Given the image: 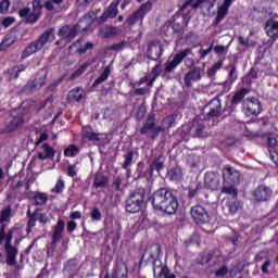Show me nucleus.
Wrapping results in <instances>:
<instances>
[{"instance_id":"nucleus-20","label":"nucleus","mask_w":278,"mask_h":278,"mask_svg":"<svg viewBox=\"0 0 278 278\" xmlns=\"http://www.w3.org/2000/svg\"><path fill=\"white\" fill-rule=\"evenodd\" d=\"M118 16V1L114 0L108 10L100 16L99 23H105L108 18H116Z\"/></svg>"},{"instance_id":"nucleus-25","label":"nucleus","mask_w":278,"mask_h":278,"mask_svg":"<svg viewBox=\"0 0 278 278\" xmlns=\"http://www.w3.org/2000/svg\"><path fill=\"white\" fill-rule=\"evenodd\" d=\"M204 182L206 188L210 190H216L220 184V180L218 178V175L215 173H206L204 176Z\"/></svg>"},{"instance_id":"nucleus-53","label":"nucleus","mask_w":278,"mask_h":278,"mask_svg":"<svg viewBox=\"0 0 278 278\" xmlns=\"http://www.w3.org/2000/svg\"><path fill=\"white\" fill-rule=\"evenodd\" d=\"M67 176L77 177V164L67 166Z\"/></svg>"},{"instance_id":"nucleus-6","label":"nucleus","mask_w":278,"mask_h":278,"mask_svg":"<svg viewBox=\"0 0 278 278\" xmlns=\"http://www.w3.org/2000/svg\"><path fill=\"white\" fill-rule=\"evenodd\" d=\"M26 215L28 217V223H27L28 233L29 231H31V228L36 227V222L40 223V225H48V223H51L49 215H47V213H43L40 210H35L34 213H31V210L28 208Z\"/></svg>"},{"instance_id":"nucleus-2","label":"nucleus","mask_w":278,"mask_h":278,"mask_svg":"<svg viewBox=\"0 0 278 278\" xmlns=\"http://www.w3.org/2000/svg\"><path fill=\"white\" fill-rule=\"evenodd\" d=\"M53 40H55V29L49 28L45 30L37 40L33 41L24 49L22 53L23 60H27L29 55H34V53H37V51H42L45 45L48 42H53Z\"/></svg>"},{"instance_id":"nucleus-61","label":"nucleus","mask_w":278,"mask_h":278,"mask_svg":"<svg viewBox=\"0 0 278 278\" xmlns=\"http://www.w3.org/2000/svg\"><path fill=\"white\" fill-rule=\"evenodd\" d=\"M77 229V223L71 220L67 223V231L73 232Z\"/></svg>"},{"instance_id":"nucleus-41","label":"nucleus","mask_w":278,"mask_h":278,"mask_svg":"<svg viewBox=\"0 0 278 278\" xmlns=\"http://www.w3.org/2000/svg\"><path fill=\"white\" fill-rule=\"evenodd\" d=\"M124 163L122 165L123 168H125V170H127V168L129 166H131L134 164V152H127L125 155H124Z\"/></svg>"},{"instance_id":"nucleus-17","label":"nucleus","mask_w":278,"mask_h":278,"mask_svg":"<svg viewBox=\"0 0 278 278\" xmlns=\"http://www.w3.org/2000/svg\"><path fill=\"white\" fill-rule=\"evenodd\" d=\"M224 181H229L230 184H239L240 172L229 165L224 167L223 170Z\"/></svg>"},{"instance_id":"nucleus-38","label":"nucleus","mask_w":278,"mask_h":278,"mask_svg":"<svg viewBox=\"0 0 278 278\" xmlns=\"http://www.w3.org/2000/svg\"><path fill=\"white\" fill-rule=\"evenodd\" d=\"M205 1L207 0H189L182 4L180 10L184 12V10L188 8H199V5H201V3H205Z\"/></svg>"},{"instance_id":"nucleus-34","label":"nucleus","mask_w":278,"mask_h":278,"mask_svg":"<svg viewBox=\"0 0 278 278\" xmlns=\"http://www.w3.org/2000/svg\"><path fill=\"white\" fill-rule=\"evenodd\" d=\"M34 201L35 205H46L47 201H49V195L42 192H35Z\"/></svg>"},{"instance_id":"nucleus-47","label":"nucleus","mask_w":278,"mask_h":278,"mask_svg":"<svg viewBox=\"0 0 278 278\" xmlns=\"http://www.w3.org/2000/svg\"><path fill=\"white\" fill-rule=\"evenodd\" d=\"M48 0H34L33 1V9H35L37 12H40L42 8H45V3H47Z\"/></svg>"},{"instance_id":"nucleus-15","label":"nucleus","mask_w":278,"mask_h":278,"mask_svg":"<svg viewBox=\"0 0 278 278\" xmlns=\"http://www.w3.org/2000/svg\"><path fill=\"white\" fill-rule=\"evenodd\" d=\"M20 18L25 21V23H28L29 25H34V23H38V20L40 18L41 12H38L37 10L24 8L18 11Z\"/></svg>"},{"instance_id":"nucleus-44","label":"nucleus","mask_w":278,"mask_h":278,"mask_svg":"<svg viewBox=\"0 0 278 278\" xmlns=\"http://www.w3.org/2000/svg\"><path fill=\"white\" fill-rule=\"evenodd\" d=\"M175 125V116L169 115L163 119V128L164 129H170Z\"/></svg>"},{"instance_id":"nucleus-19","label":"nucleus","mask_w":278,"mask_h":278,"mask_svg":"<svg viewBox=\"0 0 278 278\" xmlns=\"http://www.w3.org/2000/svg\"><path fill=\"white\" fill-rule=\"evenodd\" d=\"M265 31L269 38H278V15L275 14L266 22Z\"/></svg>"},{"instance_id":"nucleus-62","label":"nucleus","mask_w":278,"mask_h":278,"mask_svg":"<svg viewBox=\"0 0 278 278\" xmlns=\"http://www.w3.org/2000/svg\"><path fill=\"white\" fill-rule=\"evenodd\" d=\"M152 167H153L155 170L160 172V170H162V168H164V163H163V162H160V161H156V162H154V163L152 164Z\"/></svg>"},{"instance_id":"nucleus-9","label":"nucleus","mask_w":278,"mask_h":278,"mask_svg":"<svg viewBox=\"0 0 278 278\" xmlns=\"http://www.w3.org/2000/svg\"><path fill=\"white\" fill-rule=\"evenodd\" d=\"M153 4H151V1L146 2L142 4L139 10L135 13H132L128 18H127V24L128 25H136V23H142L144 20V16L151 12V8Z\"/></svg>"},{"instance_id":"nucleus-39","label":"nucleus","mask_w":278,"mask_h":278,"mask_svg":"<svg viewBox=\"0 0 278 278\" xmlns=\"http://www.w3.org/2000/svg\"><path fill=\"white\" fill-rule=\"evenodd\" d=\"M223 194H229L232 199L238 197V189L233 188V186H226L224 185L222 188Z\"/></svg>"},{"instance_id":"nucleus-21","label":"nucleus","mask_w":278,"mask_h":278,"mask_svg":"<svg viewBox=\"0 0 278 278\" xmlns=\"http://www.w3.org/2000/svg\"><path fill=\"white\" fill-rule=\"evenodd\" d=\"M97 21V14L94 11H89L79 22L78 27L79 29H83V31H86L87 29H90L92 26V23Z\"/></svg>"},{"instance_id":"nucleus-22","label":"nucleus","mask_w":278,"mask_h":278,"mask_svg":"<svg viewBox=\"0 0 278 278\" xmlns=\"http://www.w3.org/2000/svg\"><path fill=\"white\" fill-rule=\"evenodd\" d=\"M201 79V67H194L193 70H190L184 78L185 86L187 88H190L192 86L193 81H200Z\"/></svg>"},{"instance_id":"nucleus-10","label":"nucleus","mask_w":278,"mask_h":278,"mask_svg":"<svg viewBox=\"0 0 278 278\" xmlns=\"http://www.w3.org/2000/svg\"><path fill=\"white\" fill-rule=\"evenodd\" d=\"M4 249L7 252V264H9V266L16 265V256L18 255V250L12 247V231H9V233L7 235Z\"/></svg>"},{"instance_id":"nucleus-33","label":"nucleus","mask_w":278,"mask_h":278,"mask_svg":"<svg viewBox=\"0 0 278 278\" xmlns=\"http://www.w3.org/2000/svg\"><path fill=\"white\" fill-rule=\"evenodd\" d=\"M160 252V244H153L146 251V255H149L150 260H157Z\"/></svg>"},{"instance_id":"nucleus-31","label":"nucleus","mask_w":278,"mask_h":278,"mask_svg":"<svg viewBox=\"0 0 278 278\" xmlns=\"http://www.w3.org/2000/svg\"><path fill=\"white\" fill-rule=\"evenodd\" d=\"M110 73H112V71L110 70V66H106L103 71V73L101 74L100 77H98L92 87L97 88V86H101V84H103V81H108V77H110Z\"/></svg>"},{"instance_id":"nucleus-60","label":"nucleus","mask_w":278,"mask_h":278,"mask_svg":"<svg viewBox=\"0 0 278 278\" xmlns=\"http://www.w3.org/2000/svg\"><path fill=\"white\" fill-rule=\"evenodd\" d=\"M125 47L124 42L121 43H115L113 46H111V51H123V48Z\"/></svg>"},{"instance_id":"nucleus-28","label":"nucleus","mask_w":278,"mask_h":278,"mask_svg":"<svg viewBox=\"0 0 278 278\" xmlns=\"http://www.w3.org/2000/svg\"><path fill=\"white\" fill-rule=\"evenodd\" d=\"M62 3H64V0H48L45 3V8L48 12H58L62 8Z\"/></svg>"},{"instance_id":"nucleus-35","label":"nucleus","mask_w":278,"mask_h":278,"mask_svg":"<svg viewBox=\"0 0 278 278\" xmlns=\"http://www.w3.org/2000/svg\"><path fill=\"white\" fill-rule=\"evenodd\" d=\"M117 34H121V29L114 26L106 27L104 33L103 30L100 31L102 38H112V36H117Z\"/></svg>"},{"instance_id":"nucleus-4","label":"nucleus","mask_w":278,"mask_h":278,"mask_svg":"<svg viewBox=\"0 0 278 278\" xmlns=\"http://www.w3.org/2000/svg\"><path fill=\"white\" fill-rule=\"evenodd\" d=\"M144 203V190L138 189L137 191L130 193L126 200V212L129 214H138L142 210V204Z\"/></svg>"},{"instance_id":"nucleus-24","label":"nucleus","mask_w":278,"mask_h":278,"mask_svg":"<svg viewBox=\"0 0 278 278\" xmlns=\"http://www.w3.org/2000/svg\"><path fill=\"white\" fill-rule=\"evenodd\" d=\"M270 194H273V191H270V188L266 186H260L253 192V197L256 201H268V199H270Z\"/></svg>"},{"instance_id":"nucleus-12","label":"nucleus","mask_w":278,"mask_h":278,"mask_svg":"<svg viewBox=\"0 0 278 278\" xmlns=\"http://www.w3.org/2000/svg\"><path fill=\"white\" fill-rule=\"evenodd\" d=\"M243 112L248 116H257L262 113V103L255 98L247 99L243 102Z\"/></svg>"},{"instance_id":"nucleus-30","label":"nucleus","mask_w":278,"mask_h":278,"mask_svg":"<svg viewBox=\"0 0 278 278\" xmlns=\"http://www.w3.org/2000/svg\"><path fill=\"white\" fill-rule=\"evenodd\" d=\"M248 93H249V89L247 88H243L237 91L233 98L231 99V105H238V103H240Z\"/></svg>"},{"instance_id":"nucleus-11","label":"nucleus","mask_w":278,"mask_h":278,"mask_svg":"<svg viewBox=\"0 0 278 278\" xmlns=\"http://www.w3.org/2000/svg\"><path fill=\"white\" fill-rule=\"evenodd\" d=\"M223 112V104L220 103V99L214 98L206 105H204L203 114H206L208 118H214L216 116H220Z\"/></svg>"},{"instance_id":"nucleus-37","label":"nucleus","mask_w":278,"mask_h":278,"mask_svg":"<svg viewBox=\"0 0 278 278\" xmlns=\"http://www.w3.org/2000/svg\"><path fill=\"white\" fill-rule=\"evenodd\" d=\"M68 97L70 99H75V101H79L84 98V90H81V88L79 87H76L70 91Z\"/></svg>"},{"instance_id":"nucleus-36","label":"nucleus","mask_w":278,"mask_h":278,"mask_svg":"<svg viewBox=\"0 0 278 278\" xmlns=\"http://www.w3.org/2000/svg\"><path fill=\"white\" fill-rule=\"evenodd\" d=\"M10 218H12V208L8 206L0 212V223H10Z\"/></svg>"},{"instance_id":"nucleus-40","label":"nucleus","mask_w":278,"mask_h":278,"mask_svg":"<svg viewBox=\"0 0 278 278\" xmlns=\"http://www.w3.org/2000/svg\"><path fill=\"white\" fill-rule=\"evenodd\" d=\"M83 136L88 138V140H99V135L92 131V128L89 127L84 128Z\"/></svg>"},{"instance_id":"nucleus-48","label":"nucleus","mask_w":278,"mask_h":278,"mask_svg":"<svg viewBox=\"0 0 278 278\" xmlns=\"http://www.w3.org/2000/svg\"><path fill=\"white\" fill-rule=\"evenodd\" d=\"M228 68H230V72L228 74V79H230V81H235L236 79H238V73L236 72V65L230 64L228 66Z\"/></svg>"},{"instance_id":"nucleus-45","label":"nucleus","mask_w":278,"mask_h":278,"mask_svg":"<svg viewBox=\"0 0 278 278\" xmlns=\"http://www.w3.org/2000/svg\"><path fill=\"white\" fill-rule=\"evenodd\" d=\"M77 153H79V149H77V147H75V146H70L64 151V155H66V157H75V155H77Z\"/></svg>"},{"instance_id":"nucleus-16","label":"nucleus","mask_w":278,"mask_h":278,"mask_svg":"<svg viewBox=\"0 0 278 278\" xmlns=\"http://www.w3.org/2000/svg\"><path fill=\"white\" fill-rule=\"evenodd\" d=\"M163 53H164V47L160 41H155L150 43L147 52V58L149 60L157 61L160 58H162Z\"/></svg>"},{"instance_id":"nucleus-59","label":"nucleus","mask_w":278,"mask_h":278,"mask_svg":"<svg viewBox=\"0 0 278 278\" xmlns=\"http://www.w3.org/2000/svg\"><path fill=\"white\" fill-rule=\"evenodd\" d=\"M273 264V262H270V261H266L263 265H262V267H261V270H262V273H264L265 275H268V268L270 267V265Z\"/></svg>"},{"instance_id":"nucleus-1","label":"nucleus","mask_w":278,"mask_h":278,"mask_svg":"<svg viewBox=\"0 0 278 278\" xmlns=\"http://www.w3.org/2000/svg\"><path fill=\"white\" fill-rule=\"evenodd\" d=\"M152 205L154 210L159 212H164L172 216L173 214H177V210L179 208V201L177 197L173 194V192L167 189H159L152 195Z\"/></svg>"},{"instance_id":"nucleus-23","label":"nucleus","mask_w":278,"mask_h":278,"mask_svg":"<svg viewBox=\"0 0 278 278\" xmlns=\"http://www.w3.org/2000/svg\"><path fill=\"white\" fill-rule=\"evenodd\" d=\"M65 227L66 223H64V219H59L56 225L53 227L52 244H58V242L62 240V235L64 233Z\"/></svg>"},{"instance_id":"nucleus-64","label":"nucleus","mask_w":278,"mask_h":278,"mask_svg":"<svg viewBox=\"0 0 278 278\" xmlns=\"http://www.w3.org/2000/svg\"><path fill=\"white\" fill-rule=\"evenodd\" d=\"M8 47H10V42L8 40H3L0 43V51H5V49H8Z\"/></svg>"},{"instance_id":"nucleus-29","label":"nucleus","mask_w":278,"mask_h":278,"mask_svg":"<svg viewBox=\"0 0 278 278\" xmlns=\"http://www.w3.org/2000/svg\"><path fill=\"white\" fill-rule=\"evenodd\" d=\"M169 179L172 181H181L184 179V169L179 166L172 168L169 170Z\"/></svg>"},{"instance_id":"nucleus-42","label":"nucleus","mask_w":278,"mask_h":278,"mask_svg":"<svg viewBox=\"0 0 278 278\" xmlns=\"http://www.w3.org/2000/svg\"><path fill=\"white\" fill-rule=\"evenodd\" d=\"M155 127V121L153 118H148L147 123L143 125V127L141 128V134H148L149 131H151V129H154Z\"/></svg>"},{"instance_id":"nucleus-52","label":"nucleus","mask_w":278,"mask_h":278,"mask_svg":"<svg viewBox=\"0 0 278 278\" xmlns=\"http://www.w3.org/2000/svg\"><path fill=\"white\" fill-rule=\"evenodd\" d=\"M10 10V0H2L0 2V14H5Z\"/></svg>"},{"instance_id":"nucleus-51","label":"nucleus","mask_w":278,"mask_h":278,"mask_svg":"<svg viewBox=\"0 0 278 278\" xmlns=\"http://www.w3.org/2000/svg\"><path fill=\"white\" fill-rule=\"evenodd\" d=\"M86 68H88V64H83L76 72L73 73L71 79H76V77L83 75Z\"/></svg>"},{"instance_id":"nucleus-54","label":"nucleus","mask_w":278,"mask_h":278,"mask_svg":"<svg viewBox=\"0 0 278 278\" xmlns=\"http://www.w3.org/2000/svg\"><path fill=\"white\" fill-rule=\"evenodd\" d=\"M149 92H151V90L147 87L143 88H138L134 91V93L136 94V97H142L144 94H149Z\"/></svg>"},{"instance_id":"nucleus-7","label":"nucleus","mask_w":278,"mask_h":278,"mask_svg":"<svg viewBox=\"0 0 278 278\" xmlns=\"http://www.w3.org/2000/svg\"><path fill=\"white\" fill-rule=\"evenodd\" d=\"M79 29L81 28H79L78 25L62 26L58 31V36L61 39L56 41V45H60L61 42H64V45H68L77 36V33L79 31Z\"/></svg>"},{"instance_id":"nucleus-5","label":"nucleus","mask_w":278,"mask_h":278,"mask_svg":"<svg viewBox=\"0 0 278 278\" xmlns=\"http://www.w3.org/2000/svg\"><path fill=\"white\" fill-rule=\"evenodd\" d=\"M11 116L12 119L5 127V131L8 134H11V131H16V129H21V127L25 125V122L28 121L27 110L23 108L13 110L11 112Z\"/></svg>"},{"instance_id":"nucleus-63","label":"nucleus","mask_w":278,"mask_h":278,"mask_svg":"<svg viewBox=\"0 0 278 278\" xmlns=\"http://www.w3.org/2000/svg\"><path fill=\"white\" fill-rule=\"evenodd\" d=\"M49 138V135H47V134H41L40 136H39V139L36 141V144H40L41 142H45V140H47Z\"/></svg>"},{"instance_id":"nucleus-46","label":"nucleus","mask_w":278,"mask_h":278,"mask_svg":"<svg viewBox=\"0 0 278 278\" xmlns=\"http://www.w3.org/2000/svg\"><path fill=\"white\" fill-rule=\"evenodd\" d=\"M93 47L94 45H92V42H86L85 46H80L77 51L79 55H84L85 53H87V51L92 50Z\"/></svg>"},{"instance_id":"nucleus-26","label":"nucleus","mask_w":278,"mask_h":278,"mask_svg":"<svg viewBox=\"0 0 278 278\" xmlns=\"http://www.w3.org/2000/svg\"><path fill=\"white\" fill-rule=\"evenodd\" d=\"M233 0H225L224 3L217 10L216 23L225 20V16L229 13V8H231Z\"/></svg>"},{"instance_id":"nucleus-50","label":"nucleus","mask_w":278,"mask_h":278,"mask_svg":"<svg viewBox=\"0 0 278 278\" xmlns=\"http://www.w3.org/2000/svg\"><path fill=\"white\" fill-rule=\"evenodd\" d=\"M223 68V61L216 62L210 70L208 75H216V71H220Z\"/></svg>"},{"instance_id":"nucleus-56","label":"nucleus","mask_w":278,"mask_h":278,"mask_svg":"<svg viewBox=\"0 0 278 278\" xmlns=\"http://www.w3.org/2000/svg\"><path fill=\"white\" fill-rule=\"evenodd\" d=\"M16 20L14 17H4L2 21L3 27H10Z\"/></svg>"},{"instance_id":"nucleus-3","label":"nucleus","mask_w":278,"mask_h":278,"mask_svg":"<svg viewBox=\"0 0 278 278\" xmlns=\"http://www.w3.org/2000/svg\"><path fill=\"white\" fill-rule=\"evenodd\" d=\"M194 54L192 53V50L185 49L178 53H176L174 56H169L168 60L165 62V73H173L175 68L181 64L185 60L186 66H194Z\"/></svg>"},{"instance_id":"nucleus-18","label":"nucleus","mask_w":278,"mask_h":278,"mask_svg":"<svg viewBox=\"0 0 278 278\" xmlns=\"http://www.w3.org/2000/svg\"><path fill=\"white\" fill-rule=\"evenodd\" d=\"M205 129V121L200 117H195L190 126V134L193 138H201L203 130Z\"/></svg>"},{"instance_id":"nucleus-57","label":"nucleus","mask_w":278,"mask_h":278,"mask_svg":"<svg viewBox=\"0 0 278 278\" xmlns=\"http://www.w3.org/2000/svg\"><path fill=\"white\" fill-rule=\"evenodd\" d=\"M228 268H227V266H223L222 268H219L216 273H215V275H216V277H225V275H227V273H228Z\"/></svg>"},{"instance_id":"nucleus-32","label":"nucleus","mask_w":278,"mask_h":278,"mask_svg":"<svg viewBox=\"0 0 278 278\" xmlns=\"http://www.w3.org/2000/svg\"><path fill=\"white\" fill-rule=\"evenodd\" d=\"M113 278H127V266L117 265L112 274Z\"/></svg>"},{"instance_id":"nucleus-58","label":"nucleus","mask_w":278,"mask_h":278,"mask_svg":"<svg viewBox=\"0 0 278 278\" xmlns=\"http://www.w3.org/2000/svg\"><path fill=\"white\" fill-rule=\"evenodd\" d=\"M238 41L242 47H250L251 46V39L244 38V37H239Z\"/></svg>"},{"instance_id":"nucleus-55","label":"nucleus","mask_w":278,"mask_h":278,"mask_svg":"<svg viewBox=\"0 0 278 278\" xmlns=\"http://www.w3.org/2000/svg\"><path fill=\"white\" fill-rule=\"evenodd\" d=\"M91 220H101V211H99L98 207H94L92 211H91Z\"/></svg>"},{"instance_id":"nucleus-8","label":"nucleus","mask_w":278,"mask_h":278,"mask_svg":"<svg viewBox=\"0 0 278 278\" xmlns=\"http://www.w3.org/2000/svg\"><path fill=\"white\" fill-rule=\"evenodd\" d=\"M190 215L197 225H205V223H210V213L202 205L192 206Z\"/></svg>"},{"instance_id":"nucleus-49","label":"nucleus","mask_w":278,"mask_h":278,"mask_svg":"<svg viewBox=\"0 0 278 278\" xmlns=\"http://www.w3.org/2000/svg\"><path fill=\"white\" fill-rule=\"evenodd\" d=\"M62 190H64V180L59 179L54 188L52 189V192H54L55 194H60Z\"/></svg>"},{"instance_id":"nucleus-14","label":"nucleus","mask_w":278,"mask_h":278,"mask_svg":"<svg viewBox=\"0 0 278 278\" xmlns=\"http://www.w3.org/2000/svg\"><path fill=\"white\" fill-rule=\"evenodd\" d=\"M47 80V73L41 72L39 73L34 80H30L27 83V85L24 87V92H36V90H40L41 86H45V83Z\"/></svg>"},{"instance_id":"nucleus-27","label":"nucleus","mask_w":278,"mask_h":278,"mask_svg":"<svg viewBox=\"0 0 278 278\" xmlns=\"http://www.w3.org/2000/svg\"><path fill=\"white\" fill-rule=\"evenodd\" d=\"M55 156V150L51 148V146L43 143L38 152L39 160H51V157Z\"/></svg>"},{"instance_id":"nucleus-43","label":"nucleus","mask_w":278,"mask_h":278,"mask_svg":"<svg viewBox=\"0 0 278 278\" xmlns=\"http://www.w3.org/2000/svg\"><path fill=\"white\" fill-rule=\"evenodd\" d=\"M93 186L94 188H105V186H108V178L97 176Z\"/></svg>"},{"instance_id":"nucleus-13","label":"nucleus","mask_w":278,"mask_h":278,"mask_svg":"<svg viewBox=\"0 0 278 278\" xmlns=\"http://www.w3.org/2000/svg\"><path fill=\"white\" fill-rule=\"evenodd\" d=\"M222 208L226 216H233L240 210V202L236 198H226L222 201Z\"/></svg>"}]
</instances>
